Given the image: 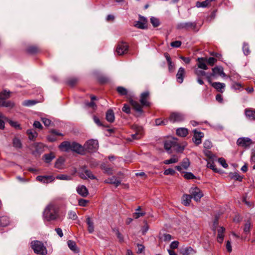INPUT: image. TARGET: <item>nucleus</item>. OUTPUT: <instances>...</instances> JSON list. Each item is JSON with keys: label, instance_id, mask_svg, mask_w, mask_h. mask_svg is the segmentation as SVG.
<instances>
[{"label": "nucleus", "instance_id": "obj_39", "mask_svg": "<svg viewBox=\"0 0 255 255\" xmlns=\"http://www.w3.org/2000/svg\"><path fill=\"white\" fill-rule=\"evenodd\" d=\"M195 73L198 77H200L201 76H206L207 80L208 76V75H210V73H207L204 72V71L198 69H196L195 71Z\"/></svg>", "mask_w": 255, "mask_h": 255}, {"label": "nucleus", "instance_id": "obj_44", "mask_svg": "<svg viewBox=\"0 0 255 255\" xmlns=\"http://www.w3.org/2000/svg\"><path fill=\"white\" fill-rule=\"evenodd\" d=\"M118 92L122 96L126 95L128 94V90L124 87L119 86L117 88Z\"/></svg>", "mask_w": 255, "mask_h": 255}, {"label": "nucleus", "instance_id": "obj_56", "mask_svg": "<svg viewBox=\"0 0 255 255\" xmlns=\"http://www.w3.org/2000/svg\"><path fill=\"white\" fill-rule=\"evenodd\" d=\"M251 223L250 222H248L246 223L245 225V227L244 228V231L246 234H248L250 232V229H251Z\"/></svg>", "mask_w": 255, "mask_h": 255}, {"label": "nucleus", "instance_id": "obj_30", "mask_svg": "<svg viewBox=\"0 0 255 255\" xmlns=\"http://www.w3.org/2000/svg\"><path fill=\"white\" fill-rule=\"evenodd\" d=\"M130 103L131 105V106L133 107V108L137 111L140 113L142 112V109L141 106L139 105V104L135 101H133L132 100H131L130 101Z\"/></svg>", "mask_w": 255, "mask_h": 255}, {"label": "nucleus", "instance_id": "obj_7", "mask_svg": "<svg viewBox=\"0 0 255 255\" xmlns=\"http://www.w3.org/2000/svg\"><path fill=\"white\" fill-rule=\"evenodd\" d=\"M185 119V116L181 113L174 112L171 113L169 120L172 123L180 122Z\"/></svg>", "mask_w": 255, "mask_h": 255}, {"label": "nucleus", "instance_id": "obj_20", "mask_svg": "<svg viewBox=\"0 0 255 255\" xmlns=\"http://www.w3.org/2000/svg\"><path fill=\"white\" fill-rule=\"evenodd\" d=\"M185 74V69L183 67H180L178 69L176 74L177 81L179 83H182L183 81V78Z\"/></svg>", "mask_w": 255, "mask_h": 255}, {"label": "nucleus", "instance_id": "obj_53", "mask_svg": "<svg viewBox=\"0 0 255 255\" xmlns=\"http://www.w3.org/2000/svg\"><path fill=\"white\" fill-rule=\"evenodd\" d=\"M14 106V104L13 102L10 101H6L4 100L2 107L12 108Z\"/></svg>", "mask_w": 255, "mask_h": 255}, {"label": "nucleus", "instance_id": "obj_17", "mask_svg": "<svg viewBox=\"0 0 255 255\" xmlns=\"http://www.w3.org/2000/svg\"><path fill=\"white\" fill-rule=\"evenodd\" d=\"M64 163V158L62 157H60L55 161L54 167L59 170L63 169L65 168Z\"/></svg>", "mask_w": 255, "mask_h": 255}, {"label": "nucleus", "instance_id": "obj_26", "mask_svg": "<svg viewBox=\"0 0 255 255\" xmlns=\"http://www.w3.org/2000/svg\"><path fill=\"white\" fill-rule=\"evenodd\" d=\"M196 252L191 247H187L182 250L183 255H194Z\"/></svg>", "mask_w": 255, "mask_h": 255}, {"label": "nucleus", "instance_id": "obj_16", "mask_svg": "<svg viewBox=\"0 0 255 255\" xmlns=\"http://www.w3.org/2000/svg\"><path fill=\"white\" fill-rule=\"evenodd\" d=\"M76 190L77 193L82 197H85L88 195V190L84 185H79Z\"/></svg>", "mask_w": 255, "mask_h": 255}, {"label": "nucleus", "instance_id": "obj_29", "mask_svg": "<svg viewBox=\"0 0 255 255\" xmlns=\"http://www.w3.org/2000/svg\"><path fill=\"white\" fill-rule=\"evenodd\" d=\"M86 223L88 225V230L89 232L90 233H93L94 231V224L89 217L87 218Z\"/></svg>", "mask_w": 255, "mask_h": 255}, {"label": "nucleus", "instance_id": "obj_58", "mask_svg": "<svg viewBox=\"0 0 255 255\" xmlns=\"http://www.w3.org/2000/svg\"><path fill=\"white\" fill-rule=\"evenodd\" d=\"M203 144L204 148L207 149L211 148L212 146V142L209 140H205Z\"/></svg>", "mask_w": 255, "mask_h": 255}, {"label": "nucleus", "instance_id": "obj_6", "mask_svg": "<svg viewBox=\"0 0 255 255\" xmlns=\"http://www.w3.org/2000/svg\"><path fill=\"white\" fill-rule=\"evenodd\" d=\"M237 143L239 146L249 148L253 142L249 137H240L238 139Z\"/></svg>", "mask_w": 255, "mask_h": 255}, {"label": "nucleus", "instance_id": "obj_45", "mask_svg": "<svg viewBox=\"0 0 255 255\" xmlns=\"http://www.w3.org/2000/svg\"><path fill=\"white\" fill-rule=\"evenodd\" d=\"M190 165V161L188 158H184L182 163H181V166L183 167V168L184 169H187L188 167Z\"/></svg>", "mask_w": 255, "mask_h": 255}, {"label": "nucleus", "instance_id": "obj_14", "mask_svg": "<svg viewBox=\"0 0 255 255\" xmlns=\"http://www.w3.org/2000/svg\"><path fill=\"white\" fill-rule=\"evenodd\" d=\"M104 182L105 183L114 184L116 187H118L121 184V181L118 179L116 176H113L106 179Z\"/></svg>", "mask_w": 255, "mask_h": 255}, {"label": "nucleus", "instance_id": "obj_38", "mask_svg": "<svg viewBox=\"0 0 255 255\" xmlns=\"http://www.w3.org/2000/svg\"><path fill=\"white\" fill-rule=\"evenodd\" d=\"M178 158L176 156L174 155L170 159L165 160L164 161V163L165 164H169L171 163H176L178 161Z\"/></svg>", "mask_w": 255, "mask_h": 255}, {"label": "nucleus", "instance_id": "obj_59", "mask_svg": "<svg viewBox=\"0 0 255 255\" xmlns=\"http://www.w3.org/2000/svg\"><path fill=\"white\" fill-rule=\"evenodd\" d=\"M9 96V92L6 90L1 92L0 94V97H1L4 99L8 98Z\"/></svg>", "mask_w": 255, "mask_h": 255}, {"label": "nucleus", "instance_id": "obj_10", "mask_svg": "<svg viewBox=\"0 0 255 255\" xmlns=\"http://www.w3.org/2000/svg\"><path fill=\"white\" fill-rule=\"evenodd\" d=\"M84 150V146H82L80 144L76 142H71V151L75 152L78 154H83Z\"/></svg>", "mask_w": 255, "mask_h": 255}, {"label": "nucleus", "instance_id": "obj_63", "mask_svg": "<svg viewBox=\"0 0 255 255\" xmlns=\"http://www.w3.org/2000/svg\"><path fill=\"white\" fill-rule=\"evenodd\" d=\"M184 177L187 179H193L195 176L191 172H187L184 174Z\"/></svg>", "mask_w": 255, "mask_h": 255}, {"label": "nucleus", "instance_id": "obj_28", "mask_svg": "<svg viewBox=\"0 0 255 255\" xmlns=\"http://www.w3.org/2000/svg\"><path fill=\"white\" fill-rule=\"evenodd\" d=\"M185 148V145H180L176 141L175 142L174 145L173 146V151H176L177 152H182Z\"/></svg>", "mask_w": 255, "mask_h": 255}, {"label": "nucleus", "instance_id": "obj_61", "mask_svg": "<svg viewBox=\"0 0 255 255\" xmlns=\"http://www.w3.org/2000/svg\"><path fill=\"white\" fill-rule=\"evenodd\" d=\"M171 46L173 47L178 48L181 45V42L180 41H175L171 43Z\"/></svg>", "mask_w": 255, "mask_h": 255}, {"label": "nucleus", "instance_id": "obj_12", "mask_svg": "<svg viewBox=\"0 0 255 255\" xmlns=\"http://www.w3.org/2000/svg\"><path fill=\"white\" fill-rule=\"evenodd\" d=\"M203 136L204 133L203 132L195 130L193 140L196 144L198 145L201 143V139Z\"/></svg>", "mask_w": 255, "mask_h": 255}, {"label": "nucleus", "instance_id": "obj_48", "mask_svg": "<svg viewBox=\"0 0 255 255\" xmlns=\"http://www.w3.org/2000/svg\"><path fill=\"white\" fill-rule=\"evenodd\" d=\"M13 145L14 147L18 148H20L21 147V143L20 140L16 138L15 137L13 139Z\"/></svg>", "mask_w": 255, "mask_h": 255}, {"label": "nucleus", "instance_id": "obj_35", "mask_svg": "<svg viewBox=\"0 0 255 255\" xmlns=\"http://www.w3.org/2000/svg\"><path fill=\"white\" fill-rule=\"evenodd\" d=\"M27 133L30 140H33L37 136V133L34 129H28Z\"/></svg>", "mask_w": 255, "mask_h": 255}, {"label": "nucleus", "instance_id": "obj_54", "mask_svg": "<svg viewBox=\"0 0 255 255\" xmlns=\"http://www.w3.org/2000/svg\"><path fill=\"white\" fill-rule=\"evenodd\" d=\"M168 122L167 120H161L160 119H157L155 120V125L156 126L159 125H166Z\"/></svg>", "mask_w": 255, "mask_h": 255}, {"label": "nucleus", "instance_id": "obj_52", "mask_svg": "<svg viewBox=\"0 0 255 255\" xmlns=\"http://www.w3.org/2000/svg\"><path fill=\"white\" fill-rule=\"evenodd\" d=\"M207 166L208 168H209L212 169L213 170H214V171H215L216 172H218V169L215 167V165L214 162H213V161H208V163H207Z\"/></svg>", "mask_w": 255, "mask_h": 255}, {"label": "nucleus", "instance_id": "obj_18", "mask_svg": "<svg viewBox=\"0 0 255 255\" xmlns=\"http://www.w3.org/2000/svg\"><path fill=\"white\" fill-rule=\"evenodd\" d=\"M71 142L67 141L62 142L59 146V149L63 151H69L71 150Z\"/></svg>", "mask_w": 255, "mask_h": 255}, {"label": "nucleus", "instance_id": "obj_4", "mask_svg": "<svg viewBox=\"0 0 255 255\" xmlns=\"http://www.w3.org/2000/svg\"><path fill=\"white\" fill-rule=\"evenodd\" d=\"M98 140L93 139L88 140L84 145V148L89 152L95 151L98 149Z\"/></svg>", "mask_w": 255, "mask_h": 255}, {"label": "nucleus", "instance_id": "obj_32", "mask_svg": "<svg viewBox=\"0 0 255 255\" xmlns=\"http://www.w3.org/2000/svg\"><path fill=\"white\" fill-rule=\"evenodd\" d=\"M176 133L177 135L184 137L186 136L188 133V130L187 129L183 128H179L176 130Z\"/></svg>", "mask_w": 255, "mask_h": 255}, {"label": "nucleus", "instance_id": "obj_23", "mask_svg": "<svg viewBox=\"0 0 255 255\" xmlns=\"http://www.w3.org/2000/svg\"><path fill=\"white\" fill-rule=\"evenodd\" d=\"M143 135L142 129L141 128H139L137 129L136 132L134 134H132L131 135V139L130 140H134V139H139L141 138Z\"/></svg>", "mask_w": 255, "mask_h": 255}, {"label": "nucleus", "instance_id": "obj_50", "mask_svg": "<svg viewBox=\"0 0 255 255\" xmlns=\"http://www.w3.org/2000/svg\"><path fill=\"white\" fill-rule=\"evenodd\" d=\"M150 21L154 27H157L159 25V20L156 17H151L150 18Z\"/></svg>", "mask_w": 255, "mask_h": 255}, {"label": "nucleus", "instance_id": "obj_9", "mask_svg": "<svg viewBox=\"0 0 255 255\" xmlns=\"http://www.w3.org/2000/svg\"><path fill=\"white\" fill-rule=\"evenodd\" d=\"M196 27V23L195 22H181L177 24V27L179 29H189L190 28L195 29Z\"/></svg>", "mask_w": 255, "mask_h": 255}, {"label": "nucleus", "instance_id": "obj_47", "mask_svg": "<svg viewBox=\"0 0 255 255\" xmlns=\"http://www.w3.org/2000/svg\"><path fill=\"white\" fill-rule=\"evenodd\" d=\"M56 179L63 180H70L71 179V177L69 175L65 174L58 175L56 177Z\"/></svg>", "mask_w": 255, "mask_h": 255}, {"label": "nucleus", "instance_id": "obj_55", "mask_svg": "<svg viewBox=\"0 0 255 255\" xmlns=\"http://www.w3.org/2000/svg\"><path fill=\"white\" fill-rule=\"evenodd\" d=\"M243 50L246 55H248L250 52V49L248 44L244 43L243 46Z\"/></svg>", "mask_w": 255, "mask_h": 255}, {"label": "nucleus", "instance_id": "obj_31", "mask_svg": "<svg viewBox=\"0 0 255 255\" xmlns=\"http://www.w3.org/2000/svg\"><path fill=\"white\" fill-rule=\"evenodd\" d=\"M224 231L225 229L223 227H220L218 230V242L220 243L223 241Z\"/></svg>", "mask_w": 255, "mask_h": 255}, {"label": "nucleus", "instance_id": "obj_2", "mask_svg": "<svg viewBox=\"0 0 255 255\" xmlns=\"http://www.w3.org/2000/svg\"><path fill=\"white\" fill-rule=\"evenodd\" d=\"M31 247L34 252L41 255H46L47 253V250L43 243L38 241H34L31 243Z\"/></svg>", "mask_w": 255, "mask_h": 255}, {"label": "nucleus", "instance_id": "obj_33", "mask_svg": "<svg viewBox=\"0 0 255 255\" xmlns=\"http://www.w3.org/2000/svg\"><path fill=\"white\" fill-rule=\"evenodd\" d=\"M210 0H206L203 1H198L196 2V6L199 7H206L208 6V5L210 3Z\"/></svg>", "mask_w": 255, "mask_h": 255}, {"label": "nucleus", "instance_id": "obj_15", "mask_svg": "<svg viewBox=\"0 0 255 255\" xmlns=\"http://www.w3.org/2000/svg\"><path fill=\"white\" fill-rule=\"evenodd\" d=\"M213 87L216 89L218 92L223 93L226 87V85L224 83L213 82L210 83Z\"/></svg>", "mask_w": 255, "mask_h": 255}, {"label": "nucleus", "instance_id": "obj_46", "mask_svg": "<svg viewBox=\"0 0 255 255\" xmlns=\"http://www.w3.org/2000/svg\"><path fill=\"white\" fill-rule=\"evenodd\" d=\"M231 88L235 90L241 91L242 90V86L239 83L234 82L232 84Z\"/></svg>", "mask_w": 255, "mask_h": 255}, {"label": "nucleus", "instance_id": "obj_60", "mask_svg": "<svg viewBox=\"0 0 255 255\" xmlns=\"http://www.w3.org/2000/svg\"><path fill=\"white\" fill-rule=\"evenodd\" d=\"M163 240L165 242L170 241L172 239V236L168 234H164L163 235Z\"/></svg>", "mask_w": 255, "mask_h": 255}, {"label": "nucleus", "instance_id": "obj_24", "mask_svg": "<svg viewBox=\"0 0 255 255\" xmlns=\"http://www.w3.org/2000/svg\"><path fill=\"white\" fill-rule=\"evenodd\" d=\"M192 197L190 195H183L182 198V203L185 206H189L191 201Z\"/></svg>", "mask_w": 255, "mask_h": 255}, {"label": "nucleus", "instance_id": "obj_27", "mask_svg": "<svg viewBox=\"0 0 255 255\" xmlns=\"http://www.w3.org/2000/svg\"><path fill=\"white\" fill-rule=\"evenodd\" d=\"M106 120L110 123H113L115 120V115L112 110H109L106 113Z\"/></svg>", "mask_w": 255, "mask_h": 255}, {"label": "nucleus", "instance_id": "obj_22", "mask_svg": "<svg viewBox=\"0 0 255 255\" xmlns=\"http://www.w3.org/2000/svg\"><path fill=\"white\" fill-rule=\"evenodd\" d=\"M198 61V67L199 68L207 70L208 69V67L206 64L205 61L206 59L204 58H198L197 59Z\"/></svg>", "mask_w": 255, "mask_h": 255}, {"label": "nucleus", "instance_id": "obj_62", "mask_svg": "<svg viewBox=\"0 0 255 255\" xmlns=\"http://www.w3.org/2000/svg\"><path fill=\"white\" fill-rule=\"evenodd\" d=\"M68 215L69 218L73 220H76L77 218V215L74 211H71L69 212Z\"/></svg>", "mask_w": 255, "mask_h": 255}, {"label": "nucleus", "instance_id": "obj_1", "mask_svg": "<svg viewBox=\"0 0 255 255\" xmlns=\"http://www.w3.org/2000/svg\"><path fill=\"white\" fill-rule=\"evenodd\" d=\"M43 216L44 220L50 221L58 217V209L52 204H49L43 211Z\"/></svg>", "mask_w": 255, "mask_h": 255}, {"label": "nucleus", "instance_id": "obj_11", "mask_svg": "<svg viewBox=\"0 0 255 255\" xmlns=\"http://www.w3.org/2000/svg\"><path fill=\"white\" fill-rule=\"evenodd\" d=\"M149 93L148 91H145L141 94L140 102L142 106L148 107L150 106V103L147 101Z\"/></svg>", "mask_w": 255, "mask_h": 255}, {"label": "nucleus", "instance_id": "obj_41", "mask_svg": "<svg viewBox=\"0 0 255 255\" xmlns=\"http://www.w3.org/2000/svg\"><path fill=\"white\" fill-rule=\"evenodd\" d=\"M4 121H7V118L0 112V129H3L4 128Z\"/></svg>", "mask_w": 255, "mask_h": 255}, {"label": "nucleus", "instance_id": "obj_51", "mask_svg": "<svg viewBox=\"0 0 255 255\" xmlns=\"http://www.w3.org/2000/svg\"><path fill=\"white\" fill-rule=\"evenodd\" d=\"M102 169L104 170V172L108 175H111L113 173V169L109 167L106 166L105 165L102 166Z\"/></svg>", "mask_w": 255, "mask_h": 255}, {"label": "nucleus", "instance_id": "obj_57", "mask_svg": "<svg viewBox=\"0 0 255 255\" xmlns=\"http://www.w3.org/2000/svg\"><path fill=\"white\" fill-rule=\"evenodd\" d=\"M86 176L91 179H94L96 178L95 176L92 174V172L90 170H86L85 171Z\"/></svg>", "mask_w": 255, "mask_h": 255}, {"label": "nucleus", "instance_id": "obj_13", "mask_svg": "<svg viewBox=\"0 0 255 255\" xmlns=\"http://www.w3.org/2000/svg\"><path fill=\"white\" fill-rule=\"evenodd\" d=\"M53 176H38L36 177V180L43 183H48L51 182L54 180Z\"/></svg>", "mask_w": 255, "mask_h": 255}, {"label": "nucleus", "instance_id": "obj_49", "mask_svg": "<svg viewBox=\"0 0 255 255\" xmlns=\"http://www.w3.org/2000/svg\"><path fill=\"white\" fill-rule=\"evenodd\" d=\"M7 121L8 122V123L11 127H14L16 129H20V125L17 122L8 120L7 119Z\"/></svg>", "mask_w": 255, "mask_h": 255}, {"label": "nucleus", "instance_id": "obj_8", "mask_svg": "<svg viewBox=\"0 0 255 255\" xmlns=\"http://www.w3.org/2000/svg\"><path fill=\"white\" fill-rule=\"evenodd\" d=\"M128 46L126 42H122L119 43L116 48V52L119 55H122L127 52Z\"/></svg>", "mask_w": 255, "mask_h": 255}, {"label": "nucleus", "instance_id": "obj_21", "mask_svg": "<svg viewBox=\"0 0 255 255\" xmlns=\"http://www.w3.org/2000/svg\"><path fill=\"white\" fill-rule=\"evenodd\" d=\"M245 115L246 117L250 120H255V110L252 109H246Z\"/></svg>", "mask_w": 255, "mask_h": 255}, {"label": "nucleus", "instance_id": "obj_34", "mask_svg": "<svg viewBox=\"0 0 255 255\" xmlns=\"http://www.w3.org/2000/svg\"><path fill=\"white\" fill-rule=\"evenodd\" d=\"M9 218L7 216H2L0 217V225L2 227H5L9 224Z\"/></svg>", "mask_w": 255, "mask_h": 255}, {"label": "nucleus", "instance_id": "obj_36", "mask_svg": "<svg viewBox=\"0 0 255 255\" xmlns=\"http://www.w3.org/2000/svg\"><path fill=\"white\" fill-rule=\"evenodd\" d=\"M55 158L54 155L50 153L49 154H46L44 155L43 159L46 163H50Z\"/></svg>", "mask_w": 255, "mask_h": 255}, {"label": "nucleus", "instance_id": "obj_3", "mask_svg": "<svg viewBox=\"0 0 255 255\" xmlns=\"http://www.w3.org/2000/svg\"><path fill=\"white\" fill-rule=\"evenodd\" d=\"M217 75H220L222 77H225L226 74L224 72L223 68L222 66H216L212 69V73H210L208 76V81L211 83L212 78Z\"/></svg>", "mask_w": 255, "mask_h": 255}, {"label": "nucleus", "instance_id": "obj_40", "mask_svg": "<svg viewBox=\"0 0 255 255\" xmlns=\"http://www.w3.org/2000/svg\"><path fill=\"white\" fill-rule=\"evenodd\" d=\"M140 210V207H138L137 209H136V212L134 213V217L135 219H137L139 218L140 217H142L144 216L145 214V213L144 212H141L139 211Z\"/></svg>", "mask_w": 255, "mask_h": 255}, {"label": "nucleus", "instance_id": "obj_19", "mask_svg": "<svg viewBox=\"0 0 255 255\" xmlns=\"http://www.w3.org/2000/svg\"><path fill=\"white\" fill-rule=\"evenodd\" d=\"M175 142L174 140H167L164 142V148L169 153L173 152V146Z\"/></svg>", "mask_w": 255, "mask_h": 255}, {"label": "nucleus", "instance_id": "obj_64", "mask_svg": "<svg viewBox=\"0 0 255 255\" xmlns=\"http://www.w3.org/2000/svg\"><path fill=\"white\" fill-rule=\"evenodd\" d=\"M122 110L123 112L127 114H129L130 112V109L129 106L127 104H124Z\"/></svg>", "mask_w": 255, "mask_h": 255}, {"label": "nucleus", "instance_id": "obj_42", "mask_svg": "<svg viewBox=\"0 0 255 255\" xmlns=\"http://www.w3.org/2000/svg\"><path fill=\"white\" fill-rule=\"evenodd\" d=\"M36 103H37V102L35 100H28L24 101L22 105L24 106L30 107L34 105Z\"/></svg>", "mask_w": 255, "mask_h": 255}, {"label": "nucleus", "instance_id": "obj_37", "mask_svg": "<svg viewBox=\"0 0 255 255\" xmlns=\"http://www.w3.org/2000/svg\"><path fill=\"white\" fill-rule=\"evenodd\" d=\"M135 26L138 28L145 29L147 27L146 21L145 19L143 21H138Z\"/></svg>", "mask_w": 255, "mask_h": 255}, {"label": "nucleus", "instance_id": "obj_5", "mask_svg": "<svg viewBox=\"0 0 255 255\" xmlns=\"http://www.w3.org/2000/svg\"><path fill=\"white\" fill-rule=\"evenodd\" d=\"M189 192L192 198L197 202L199 201L203 196L201 190L196 187L191 188Z\"/></svg>", "mask_w": 255, "mask_h": 255}, {"label": "nucleus", "instance_id": "obj_25", "mask_svg": "<svg viewBox=\"0 0 255 255\" xmlns=\"http://www.w3.org/2000/svg\"><path fill=\"white\" fill-rule=\"evenodd\" d=\"M67 245L69 249L74 253H78L79 250L75 242L72 240H69L67 242Z\"/></svg>", "mask_w": 255, "mask_h": 255}, {"label": "nucleus", "instance_id": "obj_43", "mask_svg": "<svg viewBox=\"0 0 255 255\" xmlns=\"http://www.w3.org/2000/svg\"><path fill=\"white\" fill-rule=\"evenodd\" d=\"M231 178L234 179L236 180L241 181L243 179V177L240 175L238 173L235 172L230 174Z\"/></svg>", "mask_w": 255, "mask_h": 255}]
</instances>
